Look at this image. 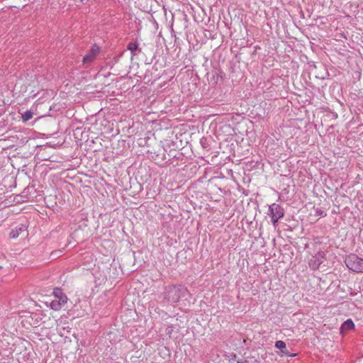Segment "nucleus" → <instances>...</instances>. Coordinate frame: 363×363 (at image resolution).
Masks as SVG:
<instances>
[{
    "instance_id": "obj_17",
    "label": "nucleus",
    "mask_w": 363,
    "mask_h": 363,
    "mask_svg": "<svg viewBox=\"0 0 363 363\" xmlns=\"http://www.w3.org/2000/svg\"><path fill=\"white\" fill-rule=\"evenodd\" d=\"M88 0H80V1L83 4L86 3Z\"/></svg>"
},
{
    "instance_id": "obj_9",
    "label": "nucleus",
    "mask_w": 363,
    "mask_h": 363,
    "mask_svg": "<svg viewBox=\"0 0 363 363\" xmlns=\"http://www.w3.org/2000/svg\"><path fill=\"white\" fill-rule=\"evenodd\" d=\"M354 328V323L352 319H347L345 320L340 327V332L343 333L347 330H352Z\"/></svg>"
},
{
    "instance_id": "obj_10",
    "label": "nucleus",
    "mask_w": 363,
    "mask_h": 363,
    "mask_svg": "<svg viewBox=\"0 0 363 363\" xmlns=\"http://www.w3.org/2000/svg\"><path fill=\"white\" fill-rule=\"evenodd\" d=\"M128 50L130 51L133 56L136 55L138 52L141 51L138 44L135 42H130L128 45Z\"/></svg>"
},
{
    "instance_id": "obj_1",
    "label": "nucleus",
    "mask_w": 363,
    "mask_h": 363,
    "mask_svg": "<svg viewBox=\"0 0 363 363\" xmlns=\"http://www.w3.org/2000/svg\"><path fill=\"white\" fill-rule=\"evenodd\" d=\"M189 294L186 287L182 285L168 286L164 293V298L171 303H177Z\"/></svg>"
},
{
    "instance_id": "obj_13",
    "label": "nucleus",
    "mask_w": 363,
    "mask_h": 363,
    "mask_svg": "<svg viewBox=\"0 0 363 363\" xmlns=\"http://www.w3.org/2000/svg\"><path fill=\"white\" fill-rule=\"evenodd\" d=\"M271 219H272V224H273V226H274V228H277V223H278V221H279V220H280L281 218H271Z\"/></svg>"
},
{
    "instance_id": "obj_12",
    "label": "nucleus",
    "mask_w": 363,
    "mask_h": 363,
    "mask_svg": "<svg viewBox=\"0 0 363 363\" xmlns=\"http://www.w3.org/2000/svg\"><path fill=\"white\" fill-rule=\"evenodd\" d=\"M33 116V113L30 111L27 110L22 114V118L23 121H28L30 119H31Z\"/></svg>"
},
{
    "instance_id": "obj_14",
    "label": "nucleus",
    "mask_w": 363,
    "mask_h": 363,
    "mask_svg": "<svg viewBox=\"0 0 363 363\" xmlns=\"http://www.w3.org/2000/svg\"><path fill=\"white\" fill-rule=\"evenodd\" d=\"M317 214L321 216H325L326 214L321 210H317L316 211Z\"/></svg>"
},
{
    "instance_id": "obj_8",
    "label": "nucleus",
    "mask_w": 363,
    "mask_h": 363,
    "mask_svg": "<svg viewBox=\"0 0 363 363\" xmlns=\"http://www.w3.org/2000/svg\"><path fill=\"white\" fill-rule=\"evenodd\" d=\"M26 226L24 225H20L19 226L16 227L15 228L12 229L10 232V238L15 239L17 238L20 234L26 230Z\"/></svg>"
},
{
    "instance_id": "obj_5",
    "label": "nucleus",
    "mask_w": 363,
    "mask_h": 363,
    "mask_svg": "<svg viewBox=\"0 0 363 363\" xmlns=\"http://www.w3.org/2000/svg\"><path fill=\"white\" fill-rule=\"evenodd\" d=\"M99 47L96 45H93L89 52L83 57L84 64H89L94 61L96 56L99 53Z\"/></svg>"
},
{
    "instance_id": "obj_11",
    "label": "nucleus",
    "mask_w": 363,
    "mask_h": 363,
    "mask_svg": "<svg viewBox=\"0 0 363 363\" xmlns=\"http://www.w3.org/2000/svg\"><path fill=\"white\" fill-rule=\"evenodd\" d=\"M53 296L55 299L61 300L62 297H67L66 295L60 289H55L53 291Z\"/></svg>"
},
{
    "instance_id": "obj_16",
    "label": "nucleus",
    "mask_w": 363,
    "mask_h": 363,
    "mask_svg": "<svg viewBox=\"0 0 363 363\" xmlns=\"http://www.w3.org/2000/svg\"><path fill=\"white\" fill-rule=\"evenodd\" d=\"M252 363H262L261 361L255 359Z\"/></svg>"
},
{
    "instance_id": "obj_18",
    "label": "nucleus",
    "mask_w": 363,
    "mask_h": 363,
    "mask_svg": "<svg viewBox=\"0 0 363 363\" xmlns=\"http://www.w3.org/2000/svg\"><path fill=\"white\" fill-rule=\"evenodd\" d=\"M238 363H244V362H238Z\"/></svg>"
},
{
    "instance_id": "obj_15",
    "label": "nucleus",
    "mask_w": 363,
    "mask_h": 363,
    "mask_svg": "<svg viewBox=\"0 0 363 363\" xmlns=\"http://www.w3.org/2000/svg\"><path fill=\"white\" fill-rule=\"evenodd\" d=\"M286 357H295V356H296V353H293V354H292V353H290V352H289V355H286Z\"/></svg>"
},
{
    "instance_id": "obj_3",
    "label": "nucleus",
    "mask_w": 363,
    "mask_h": 363,
    "mask_svg": "<svg viewBox=\"0 0 363 363\" xmlns=\"http://www.w3.org/2000/svg\"><path fill=\"white\" fill-rule=\"evenodd\" d=\"M325 259V253L323 251H319L309 260L308 265L313 270H316Z\"/></svg>"
},
{
    "instance_id": "obj_6",
    "label": "nucleus",
    "mask_w": 363,
    "mask_h": 363,
    "mask_svg": "<svg viewBox=\"0 0 363 363\" xmlns=\"http://www.w3.org/2000/svg\"><path fill=\"white\" fill-rule=\"evenodd\" d=\"M67 302V297H62V299H53L50 303V306L52 309L55 311H59L62 308V307Z\"/></svg>"
},
{
    "instance_id": "obj_4",
    "label": "nucleus",
    "mask_w": 363,
    "mask_h": 363,
    "mask_svg": "<svg viewBox=\"0 0 363 363\" xmlns=\"http://www.w3.org/2000/svg\"><path fill=\"white\" fill-rule=\"evenodd\" d=\"M268 215L271 218H282L284 216V211L279 204L274 203L269 206Z\"/></svg>"
},
{
    "instance_id": "obj_2",
    "label": "nucleus",
    "mask_w": 363,
    "mask_h": 363,
    "mask_svg": "<svg viewBox=\"0 0 363 363\" xmlns=\"http://www.w3.org/2000/svg\"><path fill=\"white\" fill-rule=\"evenodd\" d=\"M347 267L355 272H363V259L356 255H348L345 260Z\"/></svg>"
},
{
    "instance_id": "obj_7",
    "label": "nucleus",
    "mask_w": 363,
    "mask_h": 363,
    "mask_svg": "<svg viewBox=\"0 0 363 363\" xmlns=\"http://www.w3.org/2000/svg\"><path fill=\"white\" fill-rule=\"evenodd\" d=\"M276 348L279 349L280 351L278 352L279 355L284 356L289 355V352L286 350V343L282 340H278L275 342Z\"/></svg>"
}]
</instances>
